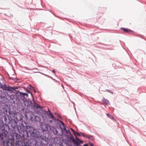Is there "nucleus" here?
<instances>
[{"label": "nucleus", "mask_w": 146, "mask_h": 146, "mask_svg": "<svg viewBox=\"0 0 146 146\" xmlns=\"http://www.w3.org/2000/svg\"><path fill=\"white\" fill-rule=\"evenodd\" d=\"M29 132V135L31 138L38 139L40 141V144H44V145L48 144V137L43 136L42 132L39 130L33 127Z\"/></svg>", "instance_id": "nucleus-1"}, {"label": "nucleus", "mask_w": 146, "mask_h": 146, "mask_svg": "<svg viewBox=\"0 0 146 146\" xmlns=\"http://www.w3.org/2000/svg\"><path fill=\"white\" fill-rule=\"evenodd\" d=\"M25 116L27 120H29L31 121H40L41 120L40 117L37 115H35L34 114L28 112L25 114Z\"/></svg>", "instance_id": "nucleus-2"}, {"label": "nucleus", "mask_w": 146, "mask_h": 146, "mask_svg": "<svg viewBox=\"0 0 146 146\" xmlns=\"http://www.w3.org/2000/svg\"><path fill=\"white\" fill-rule=\"evenodd\" d=\"M9 101L13 104H19V100L17 95V93H13L9 96Z\"/></svg>", "instance_id": "nucleus-3"}, {"label": "nucleus", "mask_w": 146, "mask_h": 146, "mask_svg": "<svg viewBox=\"0 0 146 146\" xmlns=\"http://www.w3.org/2000/svg\"><path fill=\"white\" fill-rule=\"evenodd\" d=\"M16 93L18 98L19 100V103L21 102V100L23 102V100H25L28 97V94L25 93L17 91Z\"/></svg>", "instance_id": "nucleus-4"}, {"label": "nucleus", "mask_w": 146, "mask_h": 146, "mask_svg": "<svg viewBox=\"0 0 146 146\" xmlns=\"http://www.w3.org/2000/svg\"><path fill=\"white\" fill-rule=\"evenodd\" d=\"M18 121L14 118H11L8 123V128L10 130V127H11V129H14L17 125Z\"/></svg>", "instance_id": "nucleus-5"}, {"label": "nucleus", "mask_w": 146, "mask_h": 146, "mask_svg": "<svg viewBox=\"0 0 146 146\" xmlns=\"http://www.w3.org/2000/svg\"><path fill=\"white\" fill-rule=\"evenodd\" d=\"M60 128L58 127H54L53 128V132L55 135H56L59 136H62L64 133L62 130V127L61 125L59 124Z\"/></svg>", "instance_id": "nucleus-6"}, {"label": "nucleus", "mask_w": 146, "mask_h": 146, "mask_svg": "<svg viewBox=\"0 0 146 146\" xmlns=\"http://www.w3.org/2000/svg\"><path fill=\"white\" fill-rule=\"evenodd\" d=\"M21 125L23 129L27 130L28 131L33 127L31 125L30 123L27 122V121H22Z\"/></svg>", "instance_id": "nucleus-7"}, {"label": "nucleus", "mask_w": 146, "mask_h": 146, "mask_svg": "<svg viewBox=\"0 0 146 146\" xmlns=\"http://www.w3.org/2000/svg\"><path fill=\"white\" fill-rule=\"evenodd\" d=\"M34 102V103H32L31 107H30L29 109H31V110H35L38 109V108H39L41 110L42 108V107L38 105L35 102V100H34L33 101Z\"/></svg>", "instance_id": "nucleus-8"}, {"label": "nucleus", "mask_w": 146, "mask_h": 146, "mask_svg": "<svg viewBox=\"0 0 146 146\" xmlns=\"http://www.w3.org/2000/svg\"><path fill=\"white\" fill-rule=\"evenodd\" d=\"M24 146H36V141L33 143L31 142V140L29 139L25 140L24 141Z\"/></svg>", "instance_id": "nucleus-9"}, {"label": "nucleus", "mask_w": 146, "mask_h": 146, "mask_svg": "<svg viewBox=\"0 0 146 146\" xmlns=\"http://www.w3.org/2000/svg\"><path fill=\"white\" fill-rule=\"evenodd\" d=\"M5 126L7 127L8 125L4 123V125L3 127H2V129H1V135L3 137H6L7 136L8 132L6 129Z\"/></svg>", "instance_id": "nucleus-10"}, {"label": "nucleus", "mask_w": 146, "mask_h": 146, "mask_svg": "<svg viewBox=\"0 0 146 146\" xmlns=\"http://www.w3.org/2000/svg\"><path fill=\"white\" fill-rule=\"evenodd\" d=\"M22 137L25 139H27L29 136V132L27 130L24 129L20 133Z\"/></svg>", "instance_id": "nucleus-11"}, {"label": "nucleus", "mask_w": 146, "mask_h": 146, "mask_svg": "<svg viewBox=\"0 0 146 146\" xmlns=\"http://www.w3.org/2000/svg\"><path fill=\"white\" fill-rule=\"evenodd\" d=\"M23 102L24 103L25 105L27 107V108L29 109V108L32 103L31 100L30 99L27 100L26 99L25 100H23Z\"/></svg>", "instance_id": "nucleus-12"}, {"label": "nucleus", "mask_w": 146, "mask_h": 146, "mask_svg": "<svg viewBox=\"0 0 146 146\" xmlns=\"http://www.w3.org/2000/svg\"><path fill=\"white\" fill-rule=\"evenodd\" d=\"M22 137L20 133L19 134L17 133H13V135H12V139H17V140H18V139H20V138H21Z\"/></svg>", "instance_id": "nucleus-13"}, {"label": "nucleus", "mask_w": 146, "mask_h": 146, "mask_svg": "<svg viewBox=\"0 0 146 146\" xmlns=\"http://www.w3.org/2000/svg\"><path fill=\"white\" fill-rule=\"evenodd\" d=\"M74 141L73 143L77 146L79 145L80 144L83 143V141L81 140L77 137H75V138Z\"/></svg>", "instance_id": "nucleus-14"}, {"label": "nucleus", "mask_w": 146, "mask_h": 146, "mask_svg": "<svg viewBox=\"0 0 146 146\" xmlns=\"http://www.w3.org/2000/svg\"><path fill=\"white\" fill-rule=\"evenodd\" d=\"M18 88V87L17 86H13V87H11L9 86V92L11 93H16L17 91H19L18 90H16V89H17Z\"/></svg>", "instance_id": "nucleus-15"}, {"label": "nucleus", "mask_w": 146, "mask_h": 146, "mask_svg": "<svg viewBox=\"0 0 146 146\" xmlns=\"http://www.w3.org/2000/svg\"><path fill=\"white\" fill-rule=\"evenodd\" d=\"M22 115L21 114L17 113L13 118L15 119H16V120L18 121H21L22 120Z\"/></svg>", "instance_id": "nucleus-16"}, {"label": "nucleus", "mask_w": 146, "mask_h": 146, "mask_svg": "<svg viewBox=\"0 0 146 146\" xmlns=\"http://www.w3.org/2000/svg\"><path fill=\"white\" fill-rule=\"evenodd\" d=\"M64 135L66 136L68 141L72 142L73 143L75 139L71 133V134H69V135H66L65 134H64Z\"/></svg>", "instance_id": "nucleus-17"}, {"label": "nucleus", "mask_w": 146, "mask_h": 146, "mask_svg": "<svg viewBox=\"0 0 146 146\" xmlns=\"http://www.w3.org/2000/svg\"><path fill=\"white\" fill-rule=\"evenodd\" d=\"M9 86H8L6 85L5 83H3L2 85H1V86L0 88H2L3 90L7 91L9 92Z\"/></svg>", "instance_id": "nucleus-18"}, {"label": "nucleus", "mask_w": 146, "mask_h": 146, "mask_svg": "<svg viewBox=\"0 0 146 146\" xmlns=\"http://www.w3.org/2000/svg\"><path fill=\"white\" fill-rule=\"evenodd\" d=\"M9 116L13 118L16 115L17 112L16 111H12L10 109H9Z\"/></svg>", "instance_id": "nucleus-19"}, {"label": "nucleus", "mask_w": 146, "mask_h": 146, "mask_svg": "<svg viewBox=\"0 0 146 146\" xmlns=\"http://www.w3.org/2000/svg\"><path fill=\"white\" fill-rule=\"evenodd\" d=\"M7 101V97L3 95L0 98V102H2L3 103L5 104L6 103Z\"/></svg>", "instance_id": "nucleus-20"}, {"label": "nucleus", "mask_w": 146, "mask_h": 146, "mask_svg": "<svg viewBox=\"0 0 146 146\" xmlns=\"http://www.w3.org/2000/svg\"><path fill=\"white\" fill-rule=\"evenodd\" d=\"M24 141L23 142L20 140H16V146H24Z\"/></svg>", "instance_id": "nucleus-21"}, {"label": "nucleus", "mask_w": 146, "mask_h": 146, "mask_svg": "<svg viewBox=\"0 0 146 146\" xmlns=\"http://www.w3.org/2000/svg\"><path fill=\"white\" fill-rule=\"evenodd\" d=\"M121 29L122 30H123L124 32L126 33H129L132 32V31L130 29L124 28H121Z\"/></svg>", "instance_id": "nucleus-22"}, {"label": "nucleus", "mask_w": 146, "mask_h": 146, "mask_svg": "<svg viewBox=\"0 0 146 146\" xmlns=\"http://www.w3.org/2000/svg\"><path fill=\"white\" fill-rule=\"evenodd\" d=\"M4 125L3 118H0V129H2Z\"/></svg>", "instance_id": "nucleus-23"}, {"label": "nucleus", "mask_w": 146, "mask_h": 146, "mask_svg": "<svg viewBox=\"0 0 146 146\" xmlns=\"http://www.w3.org/2000/svg\"><path fill=\"white\" fill-rule=\"evenodd\" d=\"M102 102L105 104H110V103L109 101L106 99H105L104 98L102 100Z\"/></svg>", "instance_id": "nucleus-24"}, {"label": "nucleus", "mask_w": 146, "mask_h": 146, "mask_svg": "<svg viewBox=\"0 0 146 146\" xmlns=\"http://www.w3.org/2000/svg\"><path fill=\"white\" fill-rule=\"evenodd\" d=\"M48 115L50 116V118H52V119H54V117L52 114L51 112L49 110H48Z\"/></svg>", "instance_id": "nucleus-25"}, {"label": "nucleus", "mask_w": 146, "mask_h": 146, "mask_svg": "<svg viewBox=\"0 0 146 146\" xmlns=\"http://www.w3.org/2000/svg\"><path fill=\"white\" fill-rule=\"evenodd\" d=\"M87 137H86V138H88L92 141H93L94 139V138L92 135H87Z\"/></svg>", "instance_id": "nucleus-26"}, {"label": "nucleus", "mask_w": 146, "mask_h": 146, "mask_svg": "<svg viewBox=\"0 0 146 146\" xmlns=\"http://www.w3.org/2000/svg\"><path fill=\"white\" fill-rule=\"evenodd\" d=\"M25 90H26V92H27L28 93H30L31 94V96L32 97L33 101L34 100V98L33 96V95H32V93L30 91L28 90L26 88L25 89Z\"/></svg>", "instance_id": "nucleus-27"}, {"label": "nucleus", "mask_w": 146, "mask_h": 146, "mask_svg": "<svg viewBox=\"0 0 146 146\" xmlns=\"http://www.w3.org/2000/svg\"><path fill=\"white\" fill-rule=\"evenodd\" d=\"M48 131L47 127L46 126H45L44 128L43 129V127L42 128V131L44 132V131Z\"/></svg>", "instance_id": "nucleus-28"}, {"label": "nucleus", "mask_w": 146, "mask_h": 146, "mask_svg": "<svg viewBox=\"0 0 146 146\" xmlns=\"http://www.w3.org/2000/svg\"><path fill=\"white\" fill-rule=\"evenodd\" d=\"M107 116L109 117L110 118L112 119H114V117L111 115L109 113H107Z\"/></svg>", "instance_id": "nucleus-29"}, {"label": "nucleus", "mask_w": 146, "mask_h": 146, "mask_svg": "<svg viewBox=\"0 0 146 146\" xmlns=\"http://www.w3.org/2000/svg\"><path fill=\"white\" fill-rule=\"evenodd\" d=\"M64 131L65 132L64 134H65L66 135H69V134H71V133L69 130H66V131Z\"/></svg>", "instance_id": "nucleus-30"}, {"label": "nucleus", "mask_w": 146, "mask_h": 146, "mask_svg": "<svg viewBox=\"0 0 146 146\" xmlns=\"http://www.w3.org/2000/svg\"><path fill=\"white\" fill-rule=\"evenodd\" d=\"M80 133L81 135L83 136L84 137L86 138V137H87V134H85L83 132H80Z\"/></svg>", "instance_id": "nucleus-31"}, {"label": "nucleus", "mask_w": 146, "mask_h": 146, "mask_svg": "<svg viewBox=\"0 0 146 146\" xmlns=\"http://www.w3.org/2000/svg\"><path fill=\"white\" fill-rule=\"evenodd\" d=\"M74 134V135L75 136L77 135H78L79 136H81V135L80 134V133H78L76 132L75 133V134Z\"/></svg>", "instance_id": "nucleus-32"}, {"label": "nucleus", "mask_w": 146, "mask_h": 146, "mask_svg": "<svg viewBox=\"0 0 146 146\" xmlns=\"http://www.w3.org/2000/svg\"><path fill=\"white\" fill-rule=\"evenodd\" d=\"M58 120L60 123H61V124L63 126H65L64 123L62 121L59 119H58Z\"/></svg>", "instance_id": "nucleus-33"}, {"label": "nucleus", "mask_w": 146, "mask_h": 146, "mask_svg": "<svg viewBox=\"0 0 146 146\" xmlns=\"http://www.w3.org/2000/svg\"><path fill=\"white\" fill-rule=\"evenodd\" d=\"M106 90L108 92H110L112 94H113V92L111 90Z\"/></svg>", "instance_id": "nucleus-34"}, {"label": "nucleus", "mask_w": 146, "mask_h": 146, "mask_svg": "<svg viewBox=\"0 0 146 146\" xmlns=\"http://www.w3.org/2000/svg\"><path fill=\"white\" fill-rule=\"evenodd\" d=\"M33 87L31 85H30L28 87V88L30 90H31L33 88Z\"/></svg>", "instance_id": "nucleus-35"}, {"label": "nucleus", "mask_w": 146, "mask_h": 146, "mask_svg": "<svg viewBox=\"0 0 146 146\" xmlns=\"http://www.w3.org/2000/svg\"><path fill=\"white\" fill-rule=\"evenodd\" d=\"M4 137L2 136L1 135V131H0V140H3Z\"/></svg>", "instance_id": "nucleus-36"}, {"label": "nucleus", "mask_w": 146, "mask_h": 146, "mask_svg": "<svg viewBox=\"0 0 146 146\" xmlns=\"http://www.w3.org/2000/svg\"><path fill=\"white\" fill-rule=\"evenodd\" d=\"M58 117H59L61 118V117L60 116L58 113H54Z\"/></svg>", "instance_id": "nucleus-37"}, {"label": "nucleus", "mask_w": 146, "mask_h": 146, "mask_svg": "<svg viewBox=\"0 0 146 146\" xmlns=\"http://www.w3.org/2000/svg\"><path fill=\"white\" fill-rule=\"evenodd\" d=\"M9 78L10 79L13 80H14L15 81H16V79L15 78H14L13 77H10Z\"/></svg>", "instance_id": "nucleus-38"}, {"label": "nucleus", "mask_w": 146, "mask_h": 146, "mask_svg": "<svg viewBox=\"0 0 146 146\" xmlns=\"http://www.w3.org/2000/svg\"><path fill=\"white\" fill-rule=\"evenodd\" d=\"M70 129L73 133L74 134H75L76 133V131L72 128H70Z\"/></svg>", "instance_id": "nucleus-39"}, {"label": "nucleus", "mask_w": 146, "mask_h": 146, "mask_svg": "<svg viewBox=\"0 0 146 146\" xmlns=\"http://www.w3.org/2000/svg\"><path fill=\"white\" fill-rule=\"evenodd\" d=\"M63 129L62 128V130H64V131H66V130H67L66 129V127H65V126H63Z\"/></svg>", "instance_id": "nucleus-40"}, {"label": "nucleus", "mask_w": 146, "mask_h": 146, "mask_svg": "<svg viewBox=\"0 0 146 146\" xmlns=\"http://www.w3.org/2000/svg\"><path fill=\"white\" fill-rule=\"evenodd\" d=\"M50 78H51L54 81V82H57L58 81L54 79L52 77H50Z\"/></svg>", "instance_id": "nucleus-41"}, {"label": "nucleus", "mask_w": 146, "mask_h": 146, "mask_svg": "<svg viewBox=\"0 0 146 146\" xmlns=\"http://www.w3.org/2000/svg\"><path fill=\"white\" fill-rule=\"evenodd\" d=\"M48 144H46V145H44V144H40L39 146H47Z\"/></svg>", "instance_id": "nucleus-42"}, {"label": "nucleus", "mask_w": 146, "mask_h": 146, "mask_svg": "<svg viewBox=\"0 0 146 146\" xmlns=\"http://www.w3.org/2000/svg\"><path fill=\"white\" fill-rule=\"evenodd\" d=\"M32 90L35 93L36 92V90L35 89V88L34 87H33V88L32 89Z\"/></svg>", "instance_id": "nucleus-43"}, {"label": "nucleus", "mask_w": 146, "mask_h": 146, "mask_svg": "<svg viewBox=\"0 0 146 146\" xmlns=\"http://www.w3.org/2000/svg\"><path fill=\"white\" fill-rule=\"evenodd\" d=\"M90 145V146H93V145L91 143H89Z\"/></svg>", "instance_id": "nucleus-44"}, {"label": "nucleus", "mask_w": 146, "mask_h": 146, "mask_svg": "<svg viewBox=\"0 0 146 146\" xmlns=\"http://www.w3.org/2000/svg\"><path fill=\"white\" fill-rule=\"evenodd\" d=\"M44 74V75L45 76H47L48 77H49V78H50V76H48V75H46V74Z\"/></svg>", "instance_id": "nucleus-45"}, {"label": "nucleus", "mask_w": 146, "mask_h": 146, "mask_svg": "<svg viewBox=\"0 0 146 146\" xmlns=\"http://www.w3.org/2000/svg\"><path fill=\"white\" fill-rule=\"evenodd\" d=\"M83 146H88V144L87 143H85L83 145Z\"/></svg>", "instance_id": "nucleus-46"}, {"label": "nucleus", "mask_w": 146, "mask_h": 146, "mask_svg": "<svg viewBox=\"0 0 146 146\" xmlns=\"http://www.w3.org/2000/svg\"><path fill=\"white\" fill-rule=\"evenodd\" d=\"M52 72H53V73H54V74L55 73V70H52Z\"/></svg>", "instance_id": "nucleus-47"}, {"label": "nucleus", "mask_w": 146, "mask_h": 146, "mask_svg": "<svg viewBox=\"0 0 146 146\" xmlns=\"http://www.w3.org/2000/svg\"><path fill=\"white\" fill-rule=\"evenodd\" d=\"M33 70H38V69L37 68H34L33 69Z\"/></svg>", "instance_id": "nucleus-48"}, {"label": "nucleus", "mask_w": 146, "mask_h": 146, "mask_svg": "<svg viewBox=\"0 0 146 146\" xmlns=\"http://www.w3.org/2000/svg\"><path fill=\"white\" fill-rule=\"evenodd\" d=\"M4 119H5V121L6 122V120H7V118H6V117H5L4 118Z\"/></svg>", "instance_id": "nucleus-49"}, {"label": "nucleus", "mask_w": 146, "mask_h": 146, "mask_svg": "<svg viewBox=\"0 0 146 146\" xmlns=\"http://www.w3.org/2000/svg\"><path fill=\"white\" fill-rule=\"evenodd\" d=\"M34 72L35 73H37V72L40 73V72Z\"/></svg>", "instance_id": "nucleus-50"}, {"label": "nucleus", "mask_w": 146, "mask_h": 146, "mask_svg": "<svg viewBox=\"0 0 146 146\" xmlns=\"http://www.w3.org/2000/svg\"><path fill=\"white\" fill-rule=\"evenodd\" d=\"M72 102V103H73V104H74H74H74V102Z\"/></svg>", "instance_id": "nucleus-51"}]
</instances>
